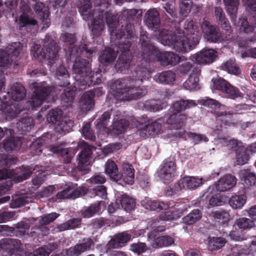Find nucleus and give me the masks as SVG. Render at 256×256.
<instances>
[{"label": "nucleus", "instance_id": "53", "mask_svg": "<svg viewBox=\"0 0 256 256\" xmlns=\"http://www.w3.org/2000/svg\"><path fill=\"white\" fill-rule=\"evenodd\" d=\"M8 102H6V106L4 108V110L7 113V116L10 118H14L19 114L22 109L18 106V104H8Z\"/></svg>", "mask_w": 256, "mask_h": 256}, {"label": "nucleus", "instance_id": "3", "mask_svg": "<svg viewBox=\"0 0 256 256\" xmlns=\"http://www.w3.org/2000/svg\"><path fill=\"white\" fill-rule=\"evenodd\" d=\"M140 43L141 46L140 57L146 63H150L156 58L164 66H175L180 60V57L174 52H160L151 42L146 32L140 34Z\"/></svg>", "mask_w": 256, "mask_h": 256}, {"label": "nucleus", "instance_id": "15", "mask_svg": "<svg viewBox=\"0 0 256 256\" xmlns=\"http://www.w3.org/2000/svg\"><path fill=\"white\" fill-rule=\"evenodd\" d=\"M102 94V87L94 88L93 90L85 92L80 101L81 110L83 112H86L91 110L94 104V96H96L98 97Z\"/></svg>", "mask_w": 256, "mask_h": 256}, {"label": "nucleus", "instance_id": "24", "mask_svg": "<svg viewBox=\"0 0 256 256\" xmlns=\"http://www.w3.org/2000/svg\"><path fill=\"white\" fill-rule=\"evenodd\" d=\"M26 92L23 86L19 82L14 84L10 90L7 93L8 102L10 100L18 102L23 100L26 96Z\"/></svg>", "mask_w": 256, "mask_h": 256}, {"label": "nucleus", "instance_id": "33", "mask_svg": "<svg viewBox=\"0 0 256 256\" xmlns=\"http://www.w3.org/2000/svg\"><path fill=\"white\" fill-rule=\"evenodd\" d=\"M128 125V121L125 119L116 120L112 123L110 132L113 136H117L124 132Z\"/></svg>", "mask_w": 256, "mask_h": 256}, {"label": "nucleus", "instance_id": "37", "mask_svg": "<svg viewBox=\"0 0 256 256\" xmlns=\"http://www.w3.org/2000/svg\"><path fill=\"white\" fill-rule=\"evenodd\" d=\"M150 75V73L146 68L138 66L136 68L131 78L134 82H138V84H141L144 80L148 78Z\"/></svg>", "mask_w": 256, "mask_h": 256}, {"label": "nucleus", "instance_id": "13", "mask_svg": "<svg viewBox=\"0 0 256 256\" xmlns=\"http://www.w3.org/2000/svg\"><path fill=\"white\" fill-rule=\"evenodd\" d=\"M242 0L244 5L247 6V8L251 10V14L252 15L254 22L250 24L246 18H240L239 22L240 26V28L242 29L246 33L252 32L256 25V0Z\"/></svg>", "mask_w": 256, "mask_h": 256}, {"label": "nucleus", "instance_id": "28", "mask_svg": "<svg viewBox=\"0 0 256 256\" xmlns=\"http://www.w3.org/2000/svg\"><path fill=\"white\" fill-rule=\"evenodd\" d=\"M194 100L181 99L174 102L172 106L170 108V112H174L179 114L178 113L186 109L191 108L196 106Z\"/></svg>", "mask_w": 256, "mask_h": 256}, {"label": "nucleus", "instance_id": "1", "mask_svg": "<svg viewBox=\"0 0 256 256\" xmlns=\"http://www.w3.org/2000/svg\"><path fill=\"white\" fill-rule=\"evenodd\" d=\"M78 1L82 4L79 8V11L83 19L86 21H91L90 24L88 25L94 36L98 37L102 34L104 28V20L110 29V33L114 29L119 30L120 32L122 28H126L127 24H130L126 20L124 24L122 25L120 28H118L120 24L117 16L113 14L109 11L104 12V10H101L99 8L92 10L90 0Z\"/></svg>", "mask_w": 256, "mask_h": 256}, {"label": "nucleus", "instance_id": "60", "mask_svg": "<svg viewBox=\"0 0 256 256\" xmlns=\"http://www.w3.org/2000/svg\"><path fill=\"white\" fill-rule=\"evenodd\" d=\"M37 24V21L33 18H30L28 15L22 14L19 19V24L20 28L30 26H35Z\"/></svg>", "mask_w": 256, "mask_h": 256}, {"label": "nucleus", "instance_id": "18", "mask_svg": "<svg viewBox=\"0 0 256 256\" xmlns=\"http://www.w3.org/2000/svg\"><path fill=\"white\" fill-rule=\"evenodd\" d=\"M182 34L192 38L194 42H199L200 40V30L196 22L192 19H187L184 22Z\"/></svg>", "mask_w": 256, "mask_h": 256}, {"label": "nucleus", "instance_id": "8", "mask_svg": "<svg viewBox=\"0 0 256 256\" xmlns=\"http://www.w3.org/2000/svg\"><path fill=\"white\" fill-rule=\"evenodd\" d=\"M176 164L174 157L165 159L156 172L158 176L164 184H169L174 178Z\"/></svg>", "mask_w": 256, "mask_h": 256}, {"label": "nucleus", "instance_id": "20", "mask_svg": "<svg viewBox=\"0 0 256 256\" xmlns=\"http://www.w3.org/2000/svg\"><path fill=\"white\" fill-rule=\"evenodd\" d=\"M144 22L148 28L156 30L160 28V13L156 8L149 10L144 16Z\"/></svg>", "mask_w": 256, "mask_h": 256}, {"label": "nucleus", "instance_id": "51", "mask_svg": "<svg viewBox=\"0 0 256 256\" xmlns=\"http://www.w3.org/2000/svg\"><path fill=\"white\" fill-rule=\"evenodd\" d=\"M110 116V112H105L102 114L101 117L96 121L95 123H96V128L99 130L106 128L108 125Z\"/></svg>", "mask_w": 256, "mask_h": 256}, {"label": "nucleus", "instance_id": "23", "mask_svg": "<svg viewBox=\"0 0 256 256\" xmlns=\"http://www.w3.org/2000/svg\"><path fill=\"white\" fill-rule=\"evenodd\" d=\"M33 9L37 14L38 18L42 21L44 27L50 26V12L48 7L42 2H36L33 6Z\"/></svg>", "mask_w": 256, "mask_h": 256}, {"label": "nucleus", "instance_id": "47", "mask_svg": "<svg viewBox=\"0 0 256 256\" xmlns=\"http://www.w3.org/2000/svg\"><path fill=\"white\" fill-rule=\"evenodd\" d=\"M18 125L22 133H26L30 132L34 126V120L31 116L23 118L18 123Z\"/></svg>", "mask_w": 256, "mask_h": 256}, {"label": "nucleus", "instance_id": "9", "mask_svg": "<svg viewBox=\"0 0 256 256\" xmlns=\"http://www.w3.org/2000/svg\"><path fill=\"white\" fill-rule=\"evenodd\" d=\"M34 90L32 96L30 106L33 108L40 107L46 98L52 90V87L47 86L45 82L42 83L34 82L32 84Z\"/></svg>", "mask_w": 256, "mask_h": 256}, {"label": "nucleus", "instance_id": "42", "mask_svg": "<svg viewBox=\"0 0 256 256\" xmlns=\"http://www.w3.org/2000/svg\"><path fill=\"white\" fill-rule=\"evenodd\" d=\"M221 68L222 70L230 74L239 75L241 73V70L234 60L230 59L227 60L221 66Z\"/></svg>", "mask_w": 256, "mask_h": 256}, {"label": "nucleus", "instance_id": "39", "mask_svg": "<svg viewBox=\"0 0 256 256\" xmlns=\"http://www.w3.org/2000/svg\"><path fill=\"white\" fill-rule=\"evenodd\" d=\"M66 88L61 94L60 100L63 106L68 108L71 106L73 102L75 96V92L70 89L68 86Z\"/></svg>", "mask_w": 256, "mask_h": 256}, {"label": "nucleus", "instance_id": "50", "mask_svg": "<svg viewBox=\"0 0 256 256\" xmlns=\"http://www.w3.org/2000/svg\"><path fill=\"white\" fill-rule=\"evenodd\" d=\"M162 128L161 123L157 120L148 122V124L146 125L144 130L150 136H154L158 134Z\"/></svg>", "mask_w": 256, "mask_h": 256}, {"label": "nucleus", "instance_id": "54", "mask_svg": "<svg viewBox=\"0 0 256 256\" xmlns=\"http://www.w3.org/2000/svg\"><path fill=\"white\" fill-rule=\"evenodd\" d=\"M222 236H229L232 240L242 241L246 239L244 235L238 230H224L220 233Z\"/></svg>", "mask_w": 256, "mask_h": 256}, {"label": "nucleus", "instance_id": "16", "mask_svg": "<svg viewBox=\"0 0 256 256\" xmlns=\"http://www.w3.org/2000/svg\"><path fill=\"white\" fill-rule=\"evenodd\" d=\"M42 167V166H40L38 165H35L34 166L32 165H22L21 166L17 168L12 171V172H14L12 178L14 181L17 182H22L30 178L33 172L37 168H39Z\"/></svg>", "mask_w": 256, "mask_h": 256}, {"label": "nucleus", "instance_id": "35", "mask_svg": "<svg viewBox=\"0 0 256 256\" xmlns=\"http://www.w3.org/2000/svg\"><path fill=\"white\" fill-rule=\"evenodd\" d=\"M200 184V180L192 176L184 177L178 181V184L182 189H194L198 186Z\"/></svg>", "mask_w": 256, "mask_h": 256}, {"label": "nucleus", "instance_id": "56", "mask_svg": "<svg viewBox=\"0 0 256 256\" xmlns=\"http://www.w3.org/2000/svg\"><path fill=\"white\" fill-rule=\"evenodd\" d=\"M223 93L226 94L228 98L233 100L241 96L242 94L238 88L234 86L230 83H228L226 88L225 89Z\"/></svg>", "mask_w": 256, "mask_h": 256}, {"label": "nucleus", "instance_id": "63", "mask_svg": "<svg viewBox=\"0 0 256 256\" xmlns=\"http://www.w3.org/2000/svg\"><path fill=\"white\" fill-rule=\"evenodd\" d=\"M60 216L59 214L52 212L43 216L40 220V226H46L50 222H53Z\"/></svg>", "mask_w": 256, "mask_h": 256}, {"label": "nucleus", "instance_id": "2", "mask_svg": "<svg viewBox=\"0 0 256 256\" xmlns=\"http://www.w3.org/2000/svg\"><path fill=\"white\" fill-rule=\"evenodd\" d=\"M134 26L132 24H127L126 28L119 30H112L110 32L112 45H116L117 52H121L116 62V67L120 72L128 70L130 66L132 56L130 48L134 40Z\"/></svg>", "mask_w": 256, "mask_h": 256}, {"label": "nucleus", "instance_id": "55", "mask_svg": "<svg viewBox=\"0 0 256 256\" xmlns=\"http://www.w3.org/2000/svg\"><path fill=\"white\" fill-rule=\"evenodd\" d=\"M236 224L240 229L248 230L254 226V221L248 218H240L236 220Z\"/></svg>", "mask_w": 256, "mask_h": 256}, {"label": "nucleus", "instance_id": "49", "mask_svg": "<svg viewBox=\"0 0 256 256\" xmlns=\"http://www.w3.org/2000/svg\"><path fill=\"white\" fill-rule=\"evenodd\" d=\"M74 126V122L68 118L60 122V124H58L56 130L57 132L60 134H66V132H68Z\"/></svg>", "mask_w": 256, "mask_h": 256}, {"label": "nucleus", "instance_id": "59", "mask_svg": "<svg viewBox=\"0 0 256 256\" xmlns=\"http://www.w3.org/2000/svg\"><path fill=\"white\" fill-rule=\"evenodd\" d=\"M163 8L167 12L168 14L170 16L169 18L168 16V22H174L175 18H176L177 13L176 10L174 6L169 2H166L163 4Z\"/></svg>", "mask_w": 256, "mask_h": 256}, {"label": "nucleus", "instance_id": "31", "mask_svg": "<svg viewBox=\"0 0 256 256\" xmlns=\"http://www.w3.org/2000/svg\"><path fill=\"white\" fill-rule=\"evenodd\" d=\"M239 176L246 186H250L256 185V174L251 169L246 168L240 170Z\"/></svg>", "mask_w": 256, "mask_h": 256}, {"label": "nucleus", "instance_id": "5", "mask_svg": "<svg viewBox=\"0 0 256 256\" xmlns=\"http://www.w3.org/2000/svg\"><path fill=\"white\" fill-rule=\"evenodd\" d=\"M84 56H76L74 58L72 57V59L69 58L66 60L69 61L74 60V63L72 66L73 74L76 75V79H78V81H80V86H87L90 87L94 84H98L101 82L100 78H98L96 81L93 80V74L91 70V64L89 61L84 59L79 58V57Z\"/></svg>", "mask_w": 256, "mask_h": 256}, {"label": "nucleus", "instance_id": "30", "mask_svg": "<svg viewBox=\"0 0 256 256\" xmlns=\"http://www.w3.org/2000/svg\"><path fill=\"white\" fill-rule=\"evenodd\" d=\"M105 172L106 174L109 176L110 180L114 182H116L118 184L120 180V172L116 164L112 160H108L106 164Z\"/></svg>", "mask_w": 256, "mask_h": 256}, {"label": "nucleus", "instance_id": "14", "mask_svg": "<svg viewBox=\"0 0 256 256\" xmlns=\"http://www.w3.org/2000/svg\"><path fill=\"white\" fill-rule=\"evenodd\" d=\"M201 28L204 37L208 42H217L222 38L220 28L212 25L210 22L204 20Z\"/></svg>", "mask_w": 256, "mask_h": 256}, {"label": "nucleus", "instance_id": "40", "mask_svg": "<svg viewBox=\"0 0 256 256\" xmlns=\"http://www.w3.org/2000/svg\"><path fill=\"white\" fill-rule=\"evenodd\" d=\"M246 194L234 195L229 199L228 204L234 210L240 209L246 202Z\"/></svg>", "mask_w": 256, "mask_h": 256}, {"label": "nucleus", "instance_id": "25", "mask_svg": "<svg viewBox=\"0 0 256 256\" xmlns=\"http://www.w3.org/2000/svg\"><path fill=\"white\" fill-rule=\"evenodd\" d=\"M141 204L146 209L152 211L160 212L162 210H166L170 208V205L168 203L158 200H152L146 197L142 200Z\"/></svg>", "mask_w": 256, "mask_h": 256}, {"label": "nucleus", "instance_id": "46", "mask_svg": "<svg viewBox=\"0 0 256 256\" xmlns=\"http://www.w3.org/2000/svg\"><path fill=\"white\" fill-rule=\"evenodd\" d=\"M174 243V239L170 236H164L154 239L152 246L154 248H162L172 245Z\"/></svg>", "mask_w": 256, "mask_h": 256}, {"label": "nucleus", "instance_id": "21", "mask_svg": "<svg viewBox=\"0 0 256 256\" xmlns=\"http://www.w3.org/2000/svg\"><path fill=\"white\" fill-rule=\"evenodd\" d=\"M110 44L111 46H114V48H106L102 52L98 58L100 62L104 66L112 64L116 60L118 53V52H117L116 48V46H117L112 45L111 42Z\"/></svg>", "mask_w": 256, "mask_h": 256}, {"label": "nucleus", "instance_id": "58", "mask_svg": "<svg viewBox=\"0 0 256 256\" xmlns=\"http://www.w3.org/2000/svg\"><path fill=\"white\" fill-rule=\"evenodd\" d=\"M100 210V202H96L92 204L83 212L82 216L85 218H90Z\"/></svg>", "mask_w": 256, "mask_h": 256}, {"label": "nucleus", "instance_id": "10", "mask_svg": "<svg viewBox=\"0 0 256 256\" xmlns=\"http://www.w3.org/2000/svg\"><path fill=\"white\" fill-rule=\"evenodd\" d=\"M186 114H178L174 113L170 114L166 118V122L168 125H171L175 129L173 136L176 138H182L186 140V131L183 128L187 120Z\"/></svg>", "mask_w": 256, "mask_h": 256}, {"label": "nucleus", "instance_id": "4", "mask_svg": "<svg viewBox=\"0 0 256 256\" xmlns=\"http://www.w3.org/2000/svg\"><path fill=\"white\" fill-rule=\"evenodd\" d=\"M114 96L120 100H138L144 96L147 92L146 88L139 85L130 76L116 80Z\"/></svg>", "mask_w": 256, "mask_h": 256}, {"label": "nucleus", "instance_id": "57", "mask_svg": "<svg viewBox=\"0 0 256 256\" xmlns=\"http://www.w3.org/2000/svg\"><path fill=\"white\" fill-rule=\"evenodd\" d=\"M62 114V110L60 109L52 110L47 115L46 120L48 123L56 124L60 120Z\"/></svg>", "mask_w": 256, "mask_h": 256}, {"label": "nucleus", "instance_id": "34", "mask_svg": "<svg viewBox=\"0 0 256 256\" xmlns=\"http://www.w3.org/2000/svg\"><path fill=\"white\" fill-rule=\"evenodd\" d=\"M226 10L232 22L236 21L238 12L239 0H223Z\"/></svg>", "mask_w": 256, "mask_h": 256}, {"label": "nucleus", "instance_id": "64", "mask_svg": "<svg viewBox=\"0 0 256 256\" xmlns=\"http://www.w3.org/2000/svg\"><path fill=\"white\" fill-rule=\"evenodd\" d=\"M88 180L92 184H102L106 182V178L103 174L98 173L95 174Z\"/></svg>", "mask_w": 256, "mask_h": 256}, {"label": "nucleus", "instance_id": "32", "mask_svg": "<svg viewBox=\"0 0 256 256\" xmlns=\"http://www.w3.org/2000/svg\"><path fill=\"white\" fill-rule=\"evenodd\" d=\"M214 218L216 221L221 224L219 226L218 231L220 234L224 230V228L228 226L230 220L229 214L224 210H218L214 212Z\"/></svg>", "mask_w": 256, "mask_h": 256}, {"label": "nucleus", "instance_id": "12", "mask_svg": "<svg viewBox=\"0 0 256 256\" xmlns=\"http://www.w3.org/2000/svg\"><path fill=\"white\" fill-rule=\"evenodd\" d=\"M179 35L174 42L172 48L178 52L182 54L187 53L194 49L199 42H194L192 38H188L185 34H181L180 29L177 30Z\"/></svg>", "mask_w": 256, "mask_h": 256}, {"label": "nucleus", "instance_id": "44", "mask_svg": "<svg viewBox=\"0 0 256 256\" xmlns=\"http://www.w3.org/2000/svg\"><path fill=\"white\" fill-rule=\"evenodd\" d=\"M198 82L199 78L198 76L196 74H192L190 76L184 83L183 86L184 88L190 91L196 90L200 89Z\"/></svg>", "mask_w": 256, "mask_h": 256}, {"label": "nucleus", "instance_id": "52", "mask_svg": "<svg viewBox=\"0 0 256 256\" xmlns=\"http://www.w3.org/2000/svg\"><path fill=\"white\" fill-rule=\"evenodd\" d=\"M92 154V150L90 146L84 148L78 154V166H82L86 164L89 160Z\"/></svg>", "mask_w": 256, "mask_h": 256}, {"label": "nucleus", "instance_id": "6", "mask_svg": "<svg viewBox=\"0 0 256 256\" xmlns=\"http://www.w3.org/2000/svg\"><path fill=\"white\" fill-rule=\"evenodd\" d=\"M60 40L64 43V50L68 60L80 56H84V57L90 58L95 52L93 49L88 48L86 44H82L78 46H76L75 43L76 39L74 34L64 32L61 34Z\"/></svg>", "mask_w": 256, "mask_h": 256}, {"label": "nucleus", "instance_id": "27", "mask_svg": "<svg viewBox=\"0 0 256 256\" xmlns=\"http://www.w3.org/2000/svg\"><path fill=\"white\" fill-rule=\"evenodd\" d=\"M178 36L174 32L162 29L159 32L158 38L162 44L172 48Z\"/></svg>", "mask_w": 256, "mask_h": 256}, {"label": "nucleus", "instance_id": "62", "mask_svg": "<svg viewBox=\"0 0 256 256\" xmlns=\"http://www.w3.org/2000/svg\"><path fill=\"white\" fill-rule=\"evenodd\" d=\"M82 134L84 137L87 140L94 141L96 139V136L94 132L90 128V124L88 122L82 128Z\"/></svg>", "mask_w": 256, "mask_h": 256}, {"label": "nucleus", "instance_id": "38", "mask_svg": "<svg viewBox=\"0 0 256 256\" xmlns=\"http://www.w3.org/2000/svg\"><path fill=\"white\" fill-rule=\"evenodd\" d=\"M250 151L247 147H241L236 153V162L238 165L242 166L248 162L250 160Z\"/></svg>", "mask_w": 256, "mask_h": 256}, {"label": "nucleus", "instance_id": "29", "mask_svg": "<svg viewBox=\"0 0 256 256\" xmlns=\"http://www.w3.org/2000/svg\"><path fill=\"white\" fill-rule=\"evenodd\" d=\"M176 74L172 70H166L158 73L154 77V80L158 83L171 85L176 80Z\"/></svg>", "mask_w": 256, "mask_h": 256}, {"label": "nucleus", "instance_id": "19", "mask_svg": "<svg viewBox=\"0 0 256 256\" xmlns=\"http://www.w3.org/2000/svg\"><path fill=\"white\" fill-rule=\"evenodd\" d=\"M122 172H120V178L118 184L122 185L132 184L134 182V169L132 166L128 162H124L122 164Z\"/></svg>", "mask_w": 256, "mask_h": 256}, {"label": "nucleus", "instance_id": "11", "mask_svg": "<svg viewBox=\"0 0 256 256\" xmlns=\"http://www.w3.org/2000/svg\"><path fill=\"white\" fill-rule=\"evenodd\" d=\"M20 42L8 46L4 50L0 51V66L7 68L12 62H18L20 48Z\"/></svg>", "mask_w": 256, "mask_h": 256}, {"label": "nucleus", "instance_id": "7", "mask_svg": "<svg viewBox=\"0 0 256 256\" xmlns=\"http://www.w3.org/2000/svg\"><path fill=\"white\" fill-rule=\"evenodd\" d=\"M44 46L34 44L31 49V55L36 59L42 62L44 59L50 60L52 62L56 60L58 52L57 42L49 34H46L44 40Z\"/></svg>", "mask_w": 256, "mask_h": 256}, {"label": "nucleus", "instance_id": "48", "mask_svg": "<svg viewBox=\"0 0 256 256\" xmlns=\"http://www.w3.org/2000/svg\"><path fill=\"white\" fill-rule=\"evenodd\" d=\"M226 241L224 238L213 237L208 241V248L212 251L220 249L226 244Z\"/></svg>", "mask_w": 256, "mask_h": 256}, {"label": "nucleus", "instance_id": "22", "mask_svg": "<svg viewBox=\"0 0 256 256\" xmlns=\"http://www.w3.org/2000/svg\"><path fill=\"white\" fill-rule=\"evenodd\" d=\"M236 178L230 174L224 175L216 182V190L220 192L228 191L236 184Z\"/></svg>", "mask_w": 256, "mask_h": 256}, {"label": "nucleus", "instance_id": "43", "mask_svg": "<svg viewBox=\"0 0 256 256\" xmlns=\"http://www.w3.org/2000/svg\"><path fill=\"white\" fill-rule=\"evenodd\" d=\"M202 217V212L198 209L192 210L182 218V222L186 224H192L198 221Z\"/></svg>", "mask_w": 256, "mask_h": 256}, {"label": "nucleus", "instance_id": "26", "mask_svg": "<svg viewBox=\"0 0 256 256\" xmlns=\"http://www.w3.org/2000/svg\"><path fill=\"white\" fill-rule=\"evenodd\" d=\"M131 235L126 232L118 233L114 236L108 242V245L110 248H118L124 246L130 239Z\"/></svg>", "mask_w": 256, "mask_h": 256}, {"label": "nucleus", "instance_id": "61", "mask_svg": "<svg viewBox=\"0 0 256 256\" xmlns=\"http://www.w3.org/2000/svg\"><path fill=\"white\" fill-rule=\"evenodd\" d=\"M213 86L214 89L222 92V93L226 88L228 82L224 80L223 78H219L216 79H212Z\"/></svg>", "mask_w": 256, "mask_h": 256}, {"label": "nucleus", "instance_id": "36", "mask_svg": "<svg viewBox=\"0 0 256 256\" xmlns=\"http://www.w3.org/2000/svg\"><path fill=\"white\" fill-rule=\"evenodd\" d=\"M81 224V218H74L64 222L58 224L57 228L60 232H64L66 230H74L80 228Z\"/></svg>", "mask_w": 256, "mask_h": 256}, {"label": "nucleus", "instance_id": "45", "mask_svg": "<svg viewBox=\"0 0 256 256\" xmlns=\"http://www.w3.org/2000/svg\"><path fill=\"white\" fill-rule=\"evenodd\" d=\"M120 202L122 207L127 212L134 210L136 206L135 200L126 194L121 196Z\"/></svg>", "mask_w": 256, "mask_h": 256}, {"label": "nucleus", "instance_id": "17", "mask_svg": "<svg viewBox=\"0 0 256 256\" xmlns=\"http://www.w3.org/2000/svg\"><path fill=\"white\" fill-rule=\"evenodd\" d=\"M216 52L213 49H203L191 56L192 60L196 63L206 64L212 63L216 56Z\"/></svg>", "mask_w": 256, "mask_h": 256}, {"label": "nucleus", "instance_id": "41", "mask_svg": "<svg viewBox=\"0 0 256 256\" xmlns=\"http://www.w3.org/2000/svg\"><path fill=\"white\" fill-rule=\"evenodd\" d=\"M56 74L58 76V80H61L58 82V85L60 86L66 87L70 85V82L68 80L70 74L64 66H60L58 68Z\"/></svg>", "mask_w": 256, "mask_h": 256}]
</instances>
